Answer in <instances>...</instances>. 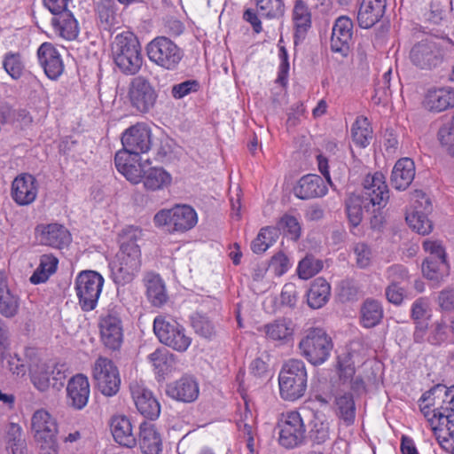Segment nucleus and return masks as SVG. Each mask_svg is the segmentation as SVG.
<instances>
[{"label": "nucleus", "mask_w": 454, "mask_h": 454, "mask_svg": "<svg viewBox=\"0 0 454 454\" xmlns=\"http://www.w3.org/2000/svg\"><path fill=\"white\" fill-rule=\"evenodd\" d=\"M368 203L359 194H351L346 200L348 218L353 226H357L363 219V208H367Z\"/></svg>", "instance_id": "nucleus-46"}, {"label": "nucleus", "mask_w": 454, "mask_h": 454, "mask_svg": "<svg viewBox=\"0 0 454 454\" xmlns=\"http://www.w3.org/2000/svg\"><path fill=\"white\" fill-rule=\"evenodd\" d=\"M415 206L411 212L407 213L406 222L418 233L426 235L432 231V223L427 214L432 210L430 200L422 192H415Z\"/></svg>", "instance_id": "nucleus-17"}, {"label": "nucleus", "mask_w": 454, "mask_h": 454, "mask_svg": "<svg viewBox=\"0 0 454 454\" xmlns=\"http://www.w3.org/2000/svg\"><path fill=\"white\" fill-rule=\"evenodd\" d=\"M200 84L195 80L185 81L182 83L176 84L172 89L173 97L176 98H182L190 92H195L199 90Z\"/></svg>", "instance_id": "nucleus-60"}, {"label": "nucleus", "mask_w": 454, "mask_h": 454, "mask_svg": "<svg viewBox=\"0 0 454 454\" xmlns=\"http://www.w3.org/2000/svg\"><path fill=\"white\" fill-rule=\"evenodd\" d=\"M110 427L113 437L118 444L126 448L136 446L137 438L133 434L131 422L127 417H114Z\"/></svg>", "instance_id": "nucleus-32"}, {"label": "nucleus", "mask_w": 454, "mask_h": 454, "mask_svg": "<svg viewBox=\"0 0 454 454\" xmlns=\"http://www.w3.org/2000/svg\"><path fill=\"white\" fill-rule=\"evenodd\" d=\"M423 247L429 254L422 263V272L430 280L441 281L450 273L446 253L439 241L427 239Z\"/></svg>", "instance_id": "nucleus-11"}, {"label": "nucleus", "mask_w": 454, "mask_h": 454, "mask_svg": "<svg viewBox=\"0 0 454 454\" xmlns=\"http://www.w3.org/2000/svg\"><path fill=\"white\" fill-rule=\"evenodd\" d=\"M20 296L8 286L7 276L0 271V314L6 318L14 317L20 309Z\"/></svg>", "instance_id": "nucleus-28"}, {"label": "nucleus", "mask_w": 454, "mask_h": 454, "mask_svg": "<svg viewBox=\"0 0 454 454\" xmlns=\"http://www.w3.org/2000/svg\"><path fill=\"white\" fill-rule=\"evenodd\" d=\"M453 394L446 386L438 384L423 394L419 399L421 412L430 424L431 430L443 425L440 420L441 416H446L447 411L444 404L449 405V401Z\"/></svg>", "instance_id": "nucleus-6"}, {"label": "nucleus", "mask_w": 454, "mask_h": 454, "mask_svg": "<svg viewBox=\"0 0 454 454\" xmlns=\"http://www.w3.org/2000/svg\"><path fill=\"white\" fill-rule=\"evenodd\" d=\"M354 253L356 258V265L360 268H365L371 263L372 252L370 247L364 243H358L354 247Z\"/></svg>", "instance_id": "nucleus-59"}, {"label": "nucleus", "mask_w": 454, "mask_h": 454, "mask_svg": "<svg viewBox=\"0 0 454 454\" xmlns=\"http://www.w3.org/2000/svg\"><path fill=\"white\" fill-rule=\"evenodd\" d=\"M434 434L440 446L447 452L454 454V431L450 427H434Z\"/></svg>", "instance_id": "nucleus-52"}, {"label": "nucleus", "mask_w": 454, "mask_h": 454, "mask_svg": "<svg viewBox=\"0 0 454 454\" xmlns=\"http://www.w3.org/2000/svg\"><path fill=\"white\" fill-rule=\"evenodd\" d=\"M423 106L429 112L440 113L454 107V90L450 87L430 89L425 94Z\"/></svg>", "instance_id": "nucleus-24"}, {"label": "nucleus", "mask_w": 454, "mask_h": 454, "mask_svg": "<svg viewBox=\"0 0 454 454\" xmlns=\"http://www.w3.org/2000/svg\"><path fill=\"white\" fill-rule=\"evenodd\" d=\"M437 303L442 310L454 309V289L446 288L441 291L437 297Z\"/></svg>", "instance_id": "nucleus-61"}, {"label": "nucleus", "mask_w": 454, "mask_h": 454, "mask_svg": "<svg viewBox=\"0 0 454 454\" xmlns=\"http://www.w3.org/2000/svg\"><path fill=\"white\" fill-rule=\"evenodd\" d=\"M138 442L143 454H159L161 450L160 434L151 423H141Z\"/></svg>", "instance_id": "nucleus-35"}, {"label": "nucleus", "mask_w": 454, "mask_h": 454, "mask_svg": "<svg viewBox=\"0 0 454 454\" xmlns=\"http://www.w3.org/2000/svg\"><path fill=\"white\" fill-rule=\"evenodd\" d=\"M256 7L262 16L280 18L285 13L283 0H255Z\"/></svg>", "instance_id": "nucleus-49"}, {"label": "nucleus", "mask_w": 454, "mask_h": 454, "mask_svg": "<svg viewBox=\"0 0 454 454\" xmlns=\"http://www.w3.org/2000/svg\"><path fill=\"white\" fill-rule=\"evenodd\" d=\"M146 54L150 61L158 67L174 70L183 59L182 49L166 36H157L146 46Z\"/></svg>", "instance_id": "nucleus-8"}, {"label": "nucleus", "mask_w": 454, "mask_h": 454, "mask_svg": "<svg viewBox=\"0 0 454 454\" xmlns=\"http://www.w3.org/2000/svg\"><path fill=\"white\" fill-rule=\"evenodd\" d=\"M330 294V284L325 278H317L308 291V305L312 309H320L328 301Z\"/></svg>", "instance_id": "nucleus-37"}, {"label": "nucleus", "mask_w": 454, "mask_h": 454, "mask_svg": "<svg viewBox=\"0 0 454 454\" xmlns=\"http://www.w3.org/2000/svg\"><path fill=\"white\" fill-rule=\"evenodd\" d=\"M58 259L53 255H42L39 266L30 277V282L35 285L45 282L56 271Z\"/></svg>", "instance_id": "nucleus-43"}, {"label": "nucleus", "mask_w": 454, "mask_h": 454, "mask_svg": "<svg viewBox=\"0 0 454 454\" xmlns=\"http://www.w3.org/2000/svg\"><path fill=\"white\" fill-rule=\"evenodd\" d=\"M415 176V165L411 159L403 158L396 161L391 175V184L396 190H405Z\"/></svg>", "instance_id": "nucleus-33"}, {"label": "nucleus", "mask_w": 454, "mask_h": 454, "mask_svg": "<svg viewBox=\"0 0 454 454\" xmlns=\"http://www.w3.org/2000/svg\"><path fill=\"white\" fill-rule=\"evenodd\" d=\"M41 228L40 241L45 246L62 248L71 242L69 231L61 224L50 223Z\"/></svg>", "instance_id": "nucleus-30"}, {"label": "nucleus", "mask_w": 454, "mask_h": 454, "mask_svg": "<svg viewBox=\"0 0 454 454\" xmlns=\"http://www.w3.org/2000/svg\"><path fill=\"white\" fill-rule=\"evenodd\" d=\"M278 442L287 449L301 444L305 440L306 428L298 411H289L282 414L278 423Z\"/></svg>", "instance_id": "nucleus-13"}, {"label": "nucleus", "mask_w": 454, "mask_h": 454, "mask_svg": "<svg viewBox=\"0 0 454 454\" xmlns=\"http://www.w3.org/2000/svg\"><path fill=\"white\" fill-rule=\"evenodd\" d=\"M278 231L283 230L294 240H297L301 236V226L296 217L285 214L278 222Z\"/></svg>", "instance_id": "nucleus-50"}, {"label": "nucleus", "mask_w": 454, "mask_h": 454, "mask_svg": "<svg viewBox=\"0 0 454 454\" xmlns=\"http://www.w3.org/2000/svg\"><path fill=\"white\" fill-rule=\"evenodd\" d=\"M130 390L136 407L143 416L150 419L159 417L160 403L151 391L138 385L131 386Z\"/></svg>", "instance_id": "nucleus-25"}, {"label": "nucleus", "mask_w": 454, "mask_h": 454, "mask_svg": "<svg viewBox=\"0 0 454 454\" xmlns=\"http://www.w3.org/2000/svg\"><path fill=\"white\" fill-rule=\"evenodd\" d=\"M429 310V303L427 298L420 297L411 305V317L414 322L422 321Z\"/></svg>", "instance_id": "nucleus-57"}, {"label": "nucleus", "mask_w": 454, "mask_h": 454, "mask_svg": "<svg viewBox=\"0 0 454 454\" xmlns=\"http://www.w3.org/2000/svg\"><path fill=\"white\" fill-rule=\"evenodd\" d=\"M390 75L391 70H388L383 74L382 85L379 84L376 87L375 95L373 97V100L376 104L386 102L387 98L391 96Z\"/></svg>", "instance_id": "nucleus-55"}, {"label": "nucleus", "mask_w": 454, "mask_h": 454, "mask_svg": "<svg viewBox=\"0 0 454 454\" xmlns=\"http://www.w3.org/2000/svg\"><path fill=\"white\" fill-rule=\"evenodd\" d=\"M31 380L34 386L40 391H45L51 385V375L55 374V369L51 370L45 364H29Z\"/></svg>", "instance_id": "nucleus-44"}, {"label": "nucleus", "mask_w": 454, "mask_h": 454, "mask_svg": "<svg viewBox=\"0 0 454 454\" xmlns=\"http://www.w3.org/2000/svg\"><path fill=\"white\" fill-rule=\"evenodd\" d=\"M115 65L127 75L137 74L143 64L141 47L137 38L130 32L117 35L112 43Z\"/></svg>", "instance_id": "nucleus-2"}, {"label": "nucleus", "mask_w": 454, "mask_h": 454, "mask_svg": "<svg viewBox=\"0 0 454 454\" xmlns=\"http://www.w3.org/2000/svg\"><path fill=\"white\" fill-rule=\"evenodd\" d=\"M141 236L138 229L129 228L120 237V250L110 263L114 283L125 285L131 282L140 271L142 254L137 241Z\"/></svg>", "instance_id": "nucleus-1"}, {"label": "nucleus", "mask_w": 454, "mask_h": 454, "mask_svg": "<svg viewBox=\"0 0 454 454\" xmlns=\"http://www.w3.org/2000/svg\"><path fill=\"white\" fill-rule=\"evenodd\" d=\"M192 327L197 333L205 338H210L215 334L213 324L202 317H194L192 319Z\"/></svg>", "instance_id": "nucleus-58"}, {"label": "nucleus", "mask_w": 454, "mask_h": 454, "mask_svg": "<svg viewBox=\"0 0 454 454\" xmlns=\"http://www.w3.org/2000/svg\"><path fill=\"white\" fill-rule=\"evenodd\" d=\"M364 190L361 196L372 206L384 207L389 199V191L386 179L381 172L367 175L363 183Z\"/></svg>", "instance_id": "nucleus-18"}, {"label": "nucleus", "mask_w": 454, "mask_h": 454, "mask_svg": "<svg viewBox=\"0 0 454 454\" xmlns=\"http://www.w3.org/2000/svg\"><path fill=\"white\" fill-rule=\"evenodd\" d=\"M171 175L162 168H150L143 174V184L148 191L163 190L170 185Z\"/></svg>", "instance_id": "nucleus-38"}, {"label": "nucleus", "mask_w": 454, "mask_h": 454, "mask_svg": "<svg viewBox=\"0 0 454 454\" xmlns=\"http://www.w3.org/2000/svg\"><path fill=\"white\" fill-rule=\"evenodd\" d=\"M449 43L450 40L448 39L428 36L411 48L410 59L418 67L431 69L442 61L444 49Z\"/></svg>", "instance_id": "nucleus-7"}, {"label": "nucleus", "mask_w": 454, "mask_h": 454, "mask_svg": "<svg viewBox=\"0 0 454 454\" xmlns=\"http://www.w3.org/2000/svg\"><path fill=\"white\" fill-rule=\"evenodd\" d=\"M38 188L36 179L28 173L17 176L11 188L12 200L20 206H27L33 203L37 196Z\"/></svg>", "instance_id": "nucleus-20"}, {"label": "nucleus", "mask_w": 454, "mask_h": 454, "mask_svg": "<svg viewBox=\"0 0 454 454\" xmlns=\"http://www.w3.org/2000/svg\"><path fill=\"white\" fill-rule=\"evenodd\" d=\"M309 437L317 444L325 442L329 438L328 427L322 422H315L309 431Z\"/></svg>", "instance_id": "nucleus-63"}, {"label": "nucleus", "mask_w": 454, "mask_h": 454, "mask_svg": "<svg viewBox=\"0 0 454 454\" xmlns=\"http://www.w3.org/2000/svg\"><path fill=\"white\" fill-rule=\"evenodd\" d=\"M146 294L153 306H161L167 300L165 286L158 275H150L146 278Z\"/></svg>", "instance_id": "nucleus-40"}, {"label": "nucleus", "mask_w": 454, "mask_h": 454, "mask_svg": "<svg viewBox=\"0 0 454 454\" xmlns=\"http://www.w3.org/2000/svg\"><path fill=\"white\" fill-rule=\"evenodd\" d=\"M333 348L332 338L322 328H309L299 343L301 355L312 364L327 360Z\"/></svg>", "instance_id": "nucleus-5"}, {"label": "nucleus", "mask_w": 454, "mask_h": 454, "mask_svg": "<svg viewBox=\"0 0 454 454\" xmlns=\"http://www.w3.org/2000/svg\"><path fill=\"white\" fill-rule=\"evenodd\" d=\"M90 393V382L85 375L76 374L68 380L67 386V403L74 409H83L88 403Z\"/></svg>", "instance_id": "nucleus-22"}, {"label": "nucleus", "mask_w": 454, "mask_h": 454, "mask_svg": "<svg viewBox=\"0 0 454 454\" xmlns=\"http://www.w3.org/2000/svg\"><path fill=\"white\" fill-rule=\"evenodd\" d=\"M153 220L158 226L167 225L168 231L183 232L193 228L198 218L195 210L192 207L183 205L158 212Z\"/></svg>", "instance_id": "nucleus-12"}, {"label": "nucleus", "mask_w": 454, "mask_h": 454, "mask_svg": "<svg viewBox=\"0 0 454 454\" xmlns=\"http://www.w3.org/2000/svg\"><path fill=\"white\" fill-rule=\"evenodd\" d=\"M338 370L340 380L344 383L350 381L354 378L356 371L349 358L347 357L344 360H339Z\"/></svg>", "instance_id": "nucleus-64"}, {"label": "nucleus", "mask_w": 454, "mask_h": 454, "mask_svg": "<svg viewBox=\"0 0 454 454\" xmlns=\"http://www.w3.org/2000/svg\"><path fill=\"white\" fill-rule=\"evenodd\" d=\"M323 261L313 254H307L299 262L297 274L301 279H309L322 270Z\"/></svg>", "instance_id": "nucleus-48"}, {"label": "nucleus", "mask_w": 454, "mask_h": 454, "mask_svg": "<svg viewBox=\"0 0 454 454\" xmlns=\"http://www.w3.org/2000/svg\"><path fill=\"white\" fill-rule=\"evenodd\" d=\"M335 412L347 425H350L355 420L356 406L351 394H338L334 397Z\"/></svg>", "instance_id": "nucleus-39"}, {"label": "nucleus", "mask_w": 454, "mask_h": 454, "mask_svg": "<svg viewBox=\"0 0 454 454\" xmlns=\"http://www.w3.org/2000/svg\"><path fill=\"white\" fill-rule=\"evenodd\" d=\"M104 284L103 277L96 271L81 272L75 282L79 304L84 311L95 309Z\"/></svg>", "instance_id": "nucleus-10"}, {"label": "nucleus", "mask_w": 454, "mask_h": 454, "mask_svg": "<svg viewBox=\"0 0 454 454\" xmlns=\"http://www.w3.org/2000/svg\"><path fill=\"white\" fill-rule=\"evenodd\" d=\"M40 65L45 74L56 80L64 71V65L57 49L50 43H43L37 51Z\"/></svg>", "instance_id": "nucleus-23"}, {"label": "nucleus", "mask_w": 454, "mask_h": 454, "mask_svg": "<svg viewBox=\"0 0 454 454\" xmlns=\"http://www.w3.org/2000/svg\"><path fill=\"white\" fill-rule=\"evenodd\" d=\"M128 95L132 106L141 113H147L154 106L157 98L149 80L141 75L131 80Z\"/></svg>", "instance_id": "nucleus-15"}, {"label": "nucleus", "mask_w": 454, "mask_h": 454, "mask_svg": "<svg viewBox=\"0 0 454 454\" xmlns=\"http://www.w3.org/2000/svg\"><path fill=\"white\" fill-rule=\"evenodd\" d=\"M266 337L279 344H286L293 340L294 325L288 318H278L263 326Z\"/></svg>", "instance_id": "nucleus-34"}, {"label": "nucleus", "mask_w": 454, "mask_h": 454, "mask_svg": "<svg viewBox=\"0 0 454 454\" xmlns=\"http://www.w3.org/2000/svg\"><path fill=\"white\" fill-rule=\"evenodd\" d=\"M53 15L51 24L61 37L67 40L77 37L79 33L78 24L69 10Z\"/></svg>", "instance_id": "nucleus-36"}, {"label": "nucleus", "mask_w": 454, "mask_h": 454, "mask_svg": "<svg viewBox=\"0 0 454 454\" xmlns=\"http://www.w3.org/2000/svg\"><path fill=\"white\" fill-rule=\"evenodd\" d=\"M386 0H363L357 13V22L363 28H370L384 15Z\"/></svg>", "instance_id": "nucleus-29"}, {"label": "nucleus", "mask_w": 454, "mask_h": 454, "mask_svg": "<svg viewBox=\"0 0 454 454\" xmlns=\"http://www.w3.org/2000/svg\"><path fill=\"white\" fill-rule=\"evenodd\" d=\"M292 20L294 30V43L303 41L311 28V12L303 0L294 2Z\"/></svg>", "instance_id": "nucleus-27"}, {"label": "nucleus", "mask_w": 454, "mask_h": 454, "mask_svg": "<svg viewBox=\"0 0 454 454\" xmlns=\"http://www.w3.org/2000/svg\"><path fill=\"white\" fill-rule=\"evenodd\" d=\"M153 332L162 344L178 352L186 351L192 342L182 325L160 316L153 321Z\"/></svg>", "instance_id": "nucleus-9"}, {"label": "nucleus", "mask_w": 454, "mask_h": 454, "mask_svg": "<svg viewBox=\"0 0 454 454\" xmlns=\"http://www.w3.org/2000/svg\"><path fill=\"white\" fill-rule=\"evenodd\" d=\"M31 431L42 454H58V424L47 411H35L31 419Z\"/></svg>", "instance_id": "nucleus-4"}, {"label": "nucleus", "mask_w": 454, "mask_h": 454, "mask_svg": "<svg viewBox=\"0 0 454 454\" xmlns=\"http://www.w3.org/2000/svg\"><path fill=\"white\" fill-rule=\"evenodd\" d=\"M97 12L102 23L112 25L115 19L113 0H101L97 4Z\"/></svg>", "instance_id": "nucleus-53"}, {"label": "nucleus", "mask_w": 454, "mask_h": 454, "mask_svg": "<svg viewBox=\"0 0 454 454\" xmlns=\"http://www.w3.org/2000/svg\"><path fill=\"white\" fill-rule=\"evenodd\" d=\"M306 365L299 359L286 362L279 372L280 396L286 401H295L302 397L307 389Z\"/></svg>", "instance_id": "nucleus-3"}, {"label": "nucleus", "mask_w": 454, "mask_h": 454, "mask_svg": "<svg viewBox=\"0 0 454 454\" xmlns=\"http://www.w3.org/2000/svg\"><path fill=\"white\" fill-rule=\"evenodd\" d=\"M4 366L18 377H22L26 374L29 365L18 355L9 356L6 359Z\"/></svg>", "instance_id": "nucleus-56"}, {"label": "nucleus", "mask_w": 454, "mask_h": 454, "mask_svg": "<svg viewBox=\"0 0 454 454\" xmlns=\"http://www.w3.org/2000/svg\"><path fill=\"white\" fill-rule=\"evenodd\" d=\"M92 376L103 395L112 396L119 391L121 379L112 360L99 356L94 363Z\"/></svg>", "instance_id": "nucleus-14"}, {"label": "nucleus", "mask_w": 454, "mask_h": 454, "mask_svg": "<svg viewBox=\"0 0 454 454\" xmlns=\"http://www.w3.org/2000/svg\"><path fill=\"white\" fill-rule=\"evenodd\" d=\"M167 394L177 401L190 403L197 399L199 395V387L193 379L183 377L168 385Z\"/></svg>", "instance_id": "nucleus-31"}, {"label": "nucleus", "mask_w": 454, "mask_h": 454, "mask_svg": "<svg viewBox=\"0 0 454 454\" xmlns=\"http://www.w3.org/2000/svg\"><path fill=\"white\" fill-rule=\"evenodd\" d=\"M3 65L5 71L13 79H19L23 74L24 65L21 61V57L20 54H7L4 58Z\"/></svg>", "instance_id": "nucleus-51"}, {"label": "nucleus", "mask_w": 454, "mask_h": 454, "mask_svg": "<svg viewBox=\"0 0 454 454\" xmlns=\"http://www.w3.org/2000/svg\"><path fill=\"white\" fill-rule=\"evenodd\" d=\"M148 358L159 373L170 372L176 364V356L165 348L156 349Z\"/></svg>", "instance_id": "nucleus-45"}, {"label": "nucleus", "mask_w": 454, "mask_h": 454, "mask_svg": "<svg viewBox=\"0 0 454 454\" xmlns=\"http://www.w3.org/2000/svg\"><path fill=\"white\" fill-rule=\"evenodd\" d=\"M351 137L356 145L366 147L372 138V129L368 119L358 116L351 127Z\"/></svg>", "instance_id": "nucleus-41"}, {"label": "nucleus", "mask_w": 454, "mask_h": 454, "mask_svg": "<svg viewBox=\"0 0 454 454\" xmlns=\"http://www.w3.org/2000/svg\"><path fill=\"white\" fill-rule=\"evenodd\" d=\"M361 313L363 325L368 328L378 325L383 317L380 304L374 300L365 301L361 309Z\"/></svg>", "instance_id": "nucleus-47"}, {"label": "nucleus", "mask_w": 454, "mask_h": 454, "mask_svg": "<svg viewBox=\"0 0 454 454\" xmlns=\"http://www.w3.org/2000/svg\"><path fill=\"white\" fill-rule=\"evenodd\" d=\"M123 148L137 156L151 148V132L145 124L137 123L126 129L121 136Z\"/></svg>", "instance_id": "nucleus-19"}, {"label": "nucleus", "mask_w": 454, "mask_h": 454, "mask_svg": "<svg viewBox=\"0 0 454 454\" xmlns=\"http://www.w3.org/2000/svg\"><path fill=\"white\" fill-rule=\"evenodd\" d=\"M353 36V22L347 16L339 17L333 27L331 49L346 56L350 49Z\"/></svg>", "instance_id": "nucleus-21"}, {"label": "nucleus", "mask_w": 454, "mask_h": 454, "mask_svg": "<svg viewBox=\"0 0 454 454\" xmlns=\"http://www.w3.org/2000/svg\"><path fill=\"white\" fill-rule=\"evenodd\" d=\"M270 267L278 276L284 274L288 269V258L282 252L277 253L270 262Z\"/></svg>", "instance_id": "nucleus-62"}, {"label": "nucleus", "mask_w": 454, "mask_h": 454, "mask_svg": "<svg viewBox=\"0 0 454 454\" xmlns=\"http://www.w3.org/2000/svg\"><path fill=\"white\" fill-rule=\"evenodd\" d=\"M448 338L447 325L443 319L434 322L428 338L430 343L439 345Z\"/></svg>", "instance_id": "nucleus-54"}, {"label": "nucleus", "mask_w": 454, "mask_h": 454, "mask_svg": "<svg viewBox=\"0 0 454 454\" xmlns=\"http://www.w3.org/2000/svg\"><path fill=\"white\" fill-rule=\"evenodd\" d=\"M278 239V230L272 226H266L260 230L256 238L252 241L251 249L255 254L264 253Z\"/></svg>", "instance_id": "nucleus-42"}, {"label": "nucleus", "mask_w": 454, "mask_h": 454, "mask_svg": "<svg viewBox=\"0 0 454 454\" xmlns=\"http://www.w3.org/2000/svg\"><path fill=\"white\" fill-rule=\"evenodd\" d=\"M100 338L104 345L113 350L118 349L123 340L122 323L115 309L103 314L98 322Z\"/></svg>", "instance_id": "nucleus-16"}, {"label": "nucleus", "mask_w": 454, "mask_h": 454, "mask_svg": "<svg viewBox=\"0 0 454 454\" xmlns=\"http://www.w3.org/2000/svg\"><path fill=\"white\" fill-rule=\"evenodd\" d=\"M327 191L325 181L317 175L302 176L294 188L295 196L301 200L323 197L327 193Z\"/></svg>", "instance_id": "nucleus-26"}]
</instances>
